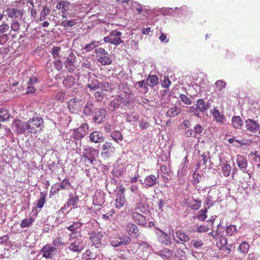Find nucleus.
Returning <instances> with one entry per match:
<instances>
[{
    "label": "nucleus",
    "instance_id": "nucleus-1",
    "mask_svg": "<svg viewBox=\"0 0 260 260\" xmlns=\"http://www.w3.org/2000/svg\"><path fill=\"white\" fill-rule=\"evenodd\" d=\"M44 121L40 117H33L29 119L26 123V128L30 133L37 134L42 131Z\"/></svg>",
    "mask_w": 260,
    "mask_h": 260
},
{
    "label": "nucleus",
    "instance_id": "nucleus-2",
    "mask_svg": "<svg viewBox=\"0 0 260 260\" xmlns=\"http://www.w3.org/2000/svg\"><path fill=\"white\" fill-rule=\"evenodd\" d=\"M69 236V240L70 242L69 249L74 252H81L84 248L81 236H76V234L74 233H70Z\"/></svg>",
    "mask_w": 260,
    "mask_h": 260
},
{
    "label": "nucleus",
    "instance_id": "nucleus-3",
    "mask_svg": "<svg viewBox=\"0 0 260 260\" xmlns=\"http://www.w3.org/2000/svg\"><path fill=\"white\" fill-rule=\"evenodd\" d=\"M94 52L96 54L98 61L102 65H109L111 63L112 60L109 56V54L104 48H99L96 49Z\"/></svg>",
    "mask_w": 260,
    "mask_h": 260
},
{
    "label": "nucleus",
    "instance_id": "nucleus-4",
    "mask_svg": "<svg viewBox=\"0 0 260 260\" xmlns=\"http://www.w3.org/2000/svg\"><path fill=\"white\" fill-rule=\"evenodd\" d=\"M144 204L142 203H138L135 211L139 210L141 207H143ZM132 218L137 224L143 226H146L147 221L145 216L138 213L137 211H133L132 213Z\"/></svg>",
    "mask_w": 260,
    "mask_h": 260
},
{
    "label": "nucleus",
    "instance_id": "nucleus-5",
    "mask_svg": "<svg viewBox=\"0 0 260 260\" xmlns=\"http://www.w3.org/2000/svg\"><path fill=\"white\" fill-rule=\"evenodd\" d=\"M132 241V238L127 236L120 237L119 235L111 237V244L115 247H119L122 245L129 244Z\"/></svg>",
    "mask_w": 260,
    "mask_h": 260
},
{
    "label": "nucleus",
    "instance_id": "nucleus-6",
    "mask_svg": "<svg viewBox=\"0 0 260 260\" xmlns=\"http://www.w3.org/2000/svg\"><path fill=\"white\" fill-rule=\"evenodd\" d=\"M121 32L116 30H112L109 35L104 38V41L114 45H119L122 42L121 39Z\"/></svg>",
    "mask_w": 260,
    "mask_h": 260
},
{
    "label": "nucleus",
    "instance_id": "nucleus-7",
    "mask_svg": "<svg viewBox=\"0 0 260 260\" xmlns=\"http://www.w3.org/2000/svg\"><path fill=\"white\" fill-rule=\"evenodd\" d=\"M124 230L131 238H138L141 236V232L138 227L135 223L128 222L124 226Z\"/></svg>",
    "mask_w": 260,
    "mask_h": 260
},
{
    "label": "nucleus",
    "instance_id": "nucleus-8",
    "mask_svg": "<svg viewBox=\"0 0 260 260\" xmlns=\"http://www.w3.org/2000/svg\"><path fill=\"white\" fill-rule=\"evenodd\" d=\"M115 149L112 143L110 142H106L102 145L101 155L104 158H108L110 156L111 153L115 152Z\"/></svg>",
    "mask_w": 260,
    "mask_h": 260
},
{
    "label": "nucleus",
    "instance_id": "nucleus-9",
    "mask_svg": "<svg viewBox=\"0 0 260 260\" xmlns=\"http://www.w3.org/2000/svg\"><path fill=\"white\" fill-rule=\"evenodd\" d=\"M104 234L102 232L94 231L90 236V239L92 244L98 247L102 243Z\"/></svg>",
    "mask_w": 260,
    "mask_h": 260
},
{
    "label": "nucleus",
    "instance_id": "nucleus-10",
    "mask_svg": "<svg viewBox=\"0 0 260 260\" xmlns=\"http://www.w3.org/2000/svg\"><path fill=\"white\" fill-rule=\"evenodd\" d=\"M155 229L159 231L156 232V234L158 237L159 241L165 245H168L171 244V241L170 237L167 234L165 233L163 231L161 230L158 228H155Z\"/></svg>",
    "mask_w": 260,
    "mask_h": 260
},
{
    "label": "nucleus",
    "instance_id": "nucleus-11",
    "mask_svg": "<svg viewBox=\"0 0 260 260\" xmlns=\"http://www.w3.org/2000/svg\"><path fill=\"white\" fill-rule=\"evenodd\" d=\"M12 129H14L15 131L19 134H24L25 132L26 123L22 122L20 120L15 119L12 123Z\"/></svg>",
    "mask_w": 260,
    "mask_h": 260
},
{
    "label": "nucleus",
    "instance_id": "nucleus-12",
    "mask_svg": "<svg viewBox=\"0 0 260 260\" xmlns=\"http://www.w3.org/2000/svg\"><path fill=\"white\" fill-rule=\"evenodd\" d=\"M56 250V248L53 246H50L49 244L45 245L41 250V252L43 253V257L46 258H51L53 253Z\"/></svg>",
    "mask_w": 260,
    "mask_h": 260
},
{
    "label": "nucleus",
    "instance_id": "nucleus-13",
    "mask_svg": "<svg viewBox=\"0 0 260 260\" xmlns=\"http://www.w3.org/2000/svg\"><path fill=\"white\" fill-rule=\"evenodd\" d=\"M82 106V102L81 100L76 98H74L69 101L68 107L72 113H74L76 111L80 108Z\"/></svg>",
    "mask_w": 260,
    "mask_h": 260
},
{
    "label": "nucleus",
    "instance_id": "nucleus-14",
    "mask_svg": "<svg viewBox=\"0 0 260 260\" xmlns=\"http://www.w3.org/2000/svg\"><path fill=\"white\" fill-rule=\"evenodd\" d=\"M107 115V111L104 108L98 109L95 112V115L93 119L95 122L99 124L104 121Z\"/></svg>",
    "mask_w": 260,
    "mask_h": 260
},
{
    "label": "nucleus",
    "instance_id": "nucleus-15",
    "mask_svg": "<svg viewBox=\"0 0 260 260\" xmlns=\"http://www.w3.org/2000/svg\"><path fill=\"white\" fill-rule=\"evenodd\" d=\"M245 123V127L248 131L255 133L259 129V124L254 120L248 119Z\"/></svg>",
    "mask_w": 260,
    "mask_h": 260
},
{
    "label": "nucleus",
    "instance_id": "nucleus-16",
    "mask_svg": "<svg viewBox=\"0 0 260 260\" xmlns=\"http://www.w3.org/2000/svg\"><path fill=\"white\" fill-rule=\"evenodd\" d=\"M90 140L95 143H101L104 141L105 138L103 134L99 131L92 132L89 136Z\"/></svg>",
    "mask_w": 260,
    "mask_h": 260
},
{
    "label": "nucleus",
    "instance_id": "nucleus-17",
    "mask_svg": "<svg viewBox=\"0 0 260 260\" xmlns=\"http://www.w3.org/2000/svg\"><path fill=\"white\" fill-rule=\"evenodd\" d=\"M95 151V149L92 147H86L84 151L83 157L89 160L91 163H93L95 160L94 153Z\"/></svg>",
    "mask_w": 260,
    "mask_h": 260
},
{
    "label": "nucleus",
    "instance_id": "nucleus-18",
    "mask_svg": "<svg viewBox=\"0 0 260 260\" xmlns=\"http://www.w3.org/2000/svg\"><path fill=\"white\" fill-rule=\"evenodd\" d=\"M185 203L191 209L197 210L201 207L202 202L193 199H186Z\"/></svg>",
    "mask_w": 260,
    "mask_h": 260
},
{
    "label": "nucleus",
    "instance_id": "nucleus-19",
    "mask_svg": "<svg viewBox=\"0 0 260 260\" xmlns=\"http://www.w3.org/2000/svg\"><path fill=\"white\" fill-rule=\"evenodd\" d=\"M217 241L216 242L217 246L220 249H225L228 250V253L230 252V249L228 248L226 245L228 243L227 239L223 236H217Z\"/></svg>",
    "mask_w": 260,
    "mask_h": 260
},
{
    "label": "nucleus",
    "instance_id": "nucleus-20",
    "mask_svg": "<svg viewBox=\"0 0 260 260\" xmlns=\"http://www.w3.org/2000/svg\"><path fill=\"white\" fill-rule=\"evenodd\" d=\"M82 223L80 222L76 221L73 222V224L67 227V229L71 231V233H74L76 234V236H81V232L78 231V230L80 229Z\"/></svg>",
    "mask_w": 260,
    "mask_h": 260
},
{
    "label": "nucleus",
    "instance_id": "nucleus-21",
    "mask_svg": "<svg viewBox=\"0 0 260 260\" xmlns=\"http://www.w3.org/2000/svg\"><path fill=\"white\" fill-rule=\"evenodd\" d=\"M122 104H125L124 100L122 97L119 95L115 98L111 102V110L114 111Z\"/></svg>",
    "mask_w": 260,
    "mask_h": 260
},
{
    "label": "nucleus",
    "instance_id": "nucleus-22",
    "mask_svg": "<svg viewBox=\"0 0 260 260\" xmlns=\"http://www.w3.org/2000/svg\"><path fill=\"white\" fill-rule=\"evenodd\" d=\"M158 254L163 258L167 259L172 258L175 255L173 251L167 248H164L159 250L158 251Z\"/></svg>",
    "mask_w": 260,
    "mask_h": 260
},
{
    "label": "nucleus",
    "instance_id": "nucleus-23",
    "mask_svg": "<svg viewBox=\"0 0 260 260\" xmlns=\"http://www.w3.org/2000/svg\"><path fill=\"white\" fill-rule=\"evenodd\" d=\"M237 164L240 169H245L247 167L248 162L246 158L241 155H238L236 159Z\"/></svg>",
    "mask_w": 260,
    "mask_h": 260
},
{
    "label": "nucleus",
    "instance_id": "nucleus-24",
    "mask_svg": "<svg viewBox=\"0 0 260 260\" xmlns=\"http://www.w3.org/2000/svg\"><path fill=\"white\" fill-rule=\"evenodd\" d=\"M87 87L93 90H96L100 87V82L96 79L95 76L93 77H89Z\"/></svg>",
    "mask_w": 260,
    "mask_h": 260
},
{
    "label": "nucleus",
    "instance_id": "nucleus-25",
    "mask_svg": "<svg viewBox=\"0 0 260 260\" xmlns=\"http://www.w3.org/2000/svg\"><path fill=\"white\" fill-rule=\"evenodd\" d=\"M70 3L67 1H60L56 5V8L58 10H61L62 14H66L68 11Z\"/></svg>",
    "mask_w": 260,
    "mask_h": 260
},
{
    "label": "nucleus",
    "instance_id": "nucleus-26",
    "mask_svg": "<svg viewBox=\"0 0 260 260\" xmlns=\"http://www.w3.org/2000/svg\"><path fill=\"white\" fill-rule=\"evenodd\" d=\"M126 203V200L125 196L116 194L115 199V207L117 209H120Z\"/></svg>",
    "mask_w": 260,
    "mask_h": 260
},
{
    "label": "nucleus",
    "instance_id": "nucleus-27",
    "mask_svg": "<svg viewBox=\"0 0 260 260\" xmlns=\"http://www.w3.org/2000/svg\"><path fill=\"white\" fill-rule=\"evenodd\" d=\"M86 128L87 129V125L82 124L80 127L76 129L75 131L76 136L78 138L83 137L86 133Z\"/></svg>",
    "mask_w": 260,
    "mask_h": 260
},
{
    "label": "nucleus",
    "instance_id": "nucleus-28",
    "mask_svg": "<svg viewBox=\"0 0 260 260\" xmlns=\"http://www.w3.org/2000/svg\"><path fill=\"white\" fill-rule=\"evenodd\" d=\"M156 180L157 178L155 175H150L145 178L144 182L148 187H152L156 183Z\"/></svg>",
    "mask_w": 260,
    "mask_h": 260
},
{
    "label": "nucleus",
    "instance_id": "nucleus-29",
    "mask_svg": "<svg viewBox=\"0 0 260 260\" xmlns=\"http://www.w3.org/2000/svg\"><path fill=\"white\" fill-rule=\"evenodd\" d=\"M7 12L9 17L12 18L21 17L22 15V12L21 10L15 8L8 9L7 10Z\"/></svg>",
    "mask_w": 260,
    "mask_h": 260
},
{
    "label": "nucleus",
    "instance_id": "nucleus-30",
    "mask_svg": "<svg viewBox=\"0 0 260 260\" xmlns=\"http://www.w3.org/2000/svg\"><path fill=\"white\" fill-rule=\"evenodd\" d=\"M176 237L181 242H186L189 240V236L182 231H177L175 232Z\"/></svg>",
    "mask_w": 260,
    "mask_h": 260
},
{
    "label": "nucleus",
    "instance_id": "nucleus-31",
    "mask_svg": "<svg viewBox=\"0 0 260 260\" xmlns=\"http://www.w3.org/2000/svg\"><path fill=\"white\" fill-rule=\"evenodd\" d=\"M232 125L235 128H240L243 125V120L240 116H235L232 119Z\"/></svg>",
    "mask_w": 260,
    "mask_h": 260
},
{
    "label": "nucleus",
    "instance_id": "nucleus-32",
    "mask_svg": "<svg viewBox=\"0 0 260 260\" xmlns=\"http://www.w3.org/2000/svg\"><path fill=\"white\" fill-rule=\"evenodd\" d=\"M147 84L152 87L158 83V77L156 75H149L146 80Z\"/></svg>",
    "mask_w": 260,
    "mask_h": 260
},
{
    "label": "nucleus",
    "instance_id": "nucleus-33",
    "mask_svg": "<svg viewBox=\"0 0 260 260\" xmlns=\"http://www.w3.org/2000/svg\"><path fill=\"white\" fill-rule=\"evenodd\" d=\"M75 83V78L73 76H68L63 81V85L67 88H71Z\"/></svg>",
    "mask_w": 260,
    "mask_h": 260
},
{
    "label": "nucleus",
    "instance_id": "nucleus-34",
    "mask_svg": "<svg viewBox=\"0 0 260 260\" xmlns=\"http://www.w3.org/2000/svg\"><path fill=\"white\" fill-rule=\"evenodd\" d=\"M221 168L222 173L225 177H228L230 175L231 171V167L229 164H228V161L226 163H223L220 165Z\"/></svg>",
    "mask_w": 260,
    "mask_h": 260
},
{
    "label": "nucleus",
    "instance_id": "nucleus-35",
    "mask_svg": "<svg viewBox=\"0 0 260 260\" xmlns=\"http://www.w3.org/2000/svg\"><path fill=\"white\" fill-rule=\"evenodd\" d=\"M47 193L43 192L40 193V198L37 201L36 206L38 208H42L46 201Z\"/></svg>",
    "mask_w": 260,
    "mask_h": 260
},
{
    "label": "nucleus",
    "instance_id": "nucleus-36",
    "mask_svg": "<svg viewBox=\"0 0 260 260\" xmlns=\"http://www.w3.org/2000/svg\"><path fill=\"white\" fill-rule=\"evenodd\" d=\"M72 187L69 180L67 179H64L58 184L56 190L59 191L61 189H68L69 187Z\"/></svg>",
    "mask_w": 260,
    "mask_h": 260
},
{
    "label": "nucleus",
    "instance_id": "nucleus-37",
    "mask_svg": "<svg viewBox=\"0 0 260 260\" xmlns=\"http://www.w3.org/2000/svg\"><path fill=\"white\" fill-rule=\"evenodd\" d=\"M196 107L201 112H205L207 110L205 102L203 99H199L196 104Z\"/></svg>",
    "mask_w": 260,
    "mask_h": 260
},
{
    "label": "nucleus",
    "instance_id": "nucleus-38",
    "mask_svg": "<svg viewBox=\"0 0 260 260\" xmlns=\"http://www.w3.org/2000/svg\"><path fill=\"white\" fill-rule=\"evenodd\" d=\"M34 221V218L32 217H29L28 218L23 219L22 222L20 223V226L22 228L29 227Z\"/></svg>",
    "mask_w": 260,
    "mask_h": 260
},
{
    "label": "nucleus",
    "instance_id": "nucleus-39",
    "mask_svg": "<svg viewBox=\"0 0 260 260\" xmlns=\"http://www.w3.org/2000/svg\"><path fill=\"white\" fill-rule=\"evenodd\" d=\"M10 117L8 111L5 109H0V121L4 122L9 120Z\"/></svg>",
    "mask_w": 260,
    "mask_h": 260
},
{
    "label": "nucleus",
    "instance_id": "nucleus-40",
    "mask_svg": "<svg viewBox=\"0 0 260 260\" xmlns=\"http://www.w3.org/2000/svg\"><path fill=\"white\" fill-rule=\"evenodd\" d=\"M112 138L117 143L123 140V136L121 133L118 131H115L111 133L110 135Z\"/></svg>",
    "mask_w": 260,
    "mask_h": 260
},
{
    "label": "nucleus",
    "instance_id": "nucleus-41",
    "mask_svg": "<svg viewBox=\"0 0 260 260\" xmlns=\"http://www.w3.org/2000/svg\"><path fill=\"white\" fill-rule=\"evenodd\" d=\"M249 248V244L247 242L244 241L240 244L238 247V250L243 253H247L248 251Z\"/></svg>",
    "mask_w": 260,
    "mask_h": 260
},
{
    "label": "nucleus",
    "instance_id": "nucleus-42",
    "mask_svg": "<svg viewBox=\"0 0 260 260\" xmlns=\"http://www.w3.org/2000/svg\"><path fill=\"white\" fill-rule=\"evenodd\" d=\"M180 112V109L178 107L172 108L167 112V115L170 117H174L179 114Z\"/></svg>",
    "mask_w": 260,
    "mask_h": 260
},
{
    "label": "nucleus",
    "instance_id": "nucleus-43",
    "mask_svg": "<svg viewBox=\"0 0 260 260\" xmlns=\"http://www.w3.org/2000/svg\"><path fill=\"white\" fill-rule=\"evenodd\" d=\"M93 104L91 102H87L83 108V113L86 115H89L92 112V107Z\"/></svg>",
    "mask_w": 260,
    "mask_h": 260
},
{
    "label": "nucleus",
    "instance_id": "nucleus-44",
    "mask_svg": "<svg viewBox=\"0 0 260 260\" xmlns=\"http://www.w3.org/2000/svg\"><path fill=\"white\" fill-rule=\"evenodd\" d=\"M212 114L213 117L217 122H221L223 121L224 117L222 115L220 114L218 110L214 109L212 112Z\"/></svg>",
    "mask_w": 260,
    "mask_h": 260
},
{
    "label": "nucleus",
    "instance_id": "nucleus-45",
    "mask_svg": "<svg viewBox=\"0 0 260 260\" xmlns=\"http://www.w3.org/2000/svg\"><path fill=\"white\" fill-rule=\"evenodd\" d=\"M190 244L194 248L196 249L200 248L204 245L203 241L200 239L192 240H191Z\"/></svg>",
    "mask_w": 260,
    "mask_h": 260
},
{
    "label": "nucleus",
    "instance_id": "nucleus-46",
    "mask_svg": "<svg viewBox=\"0 0 260 260\" xmlns=\"http://www.w3.org/2000/svg\"><path fill=\"white\" fill-rule=\"evenodd\" d=\"M226 233L228 236H231L237 233L236 226L235 225H230L226 228Z\"/></svg>",
    "mask_w": 260,
    "mask_h": 260
},
{
    "label": "nucleus",
    "instance_id": "nucleus-47",
    "mask_svg": "<svg viewBox=\"0 0 260 260\" xmlns=\"http://www.w3.org/2000/svg\"><path fill=\"white\" fill-rule=\"evenodd\" d=\"M207 209L206 208L200 210L199 212V214L197 217L198 219L202 221L205 220L207 217Z\"/></svg>",
    "mask_w": 260,
    "mask_h": 260
},
{
    "label": "nucleus",
    "instance_id": "nucleus-48",
    "mask_svg": "<svg viewBox=\"0 0 260 260\" xmlns=\"http://www.w3.org/2000/svg\"><path fill=\"white\" fill-rule=\"evenodd\" d=\"M77 22L74 20H63L61 22V25L64 27H69L74 26L76 24Z\"/></svg>",
    "mask_w": 260,
    "mask_h": 260
},
{
    "label": "nucleus",
    "instance_id": "nucleus-49",
    "mask_svg": "<svg viewBox=\"0 0 260 260\" xmlns=\"http://www.w3.org/2000/svg\"><path fill=\"white\" fill-rule=\"evenodd\" d=\"M53 247H60L63 245L65 243L62 241V238L61 237H58L53 241Z\"/></svg>",
    "mask_w": 260,
    "mask_h": 260
},
{
    "label": "nucleus",
    "instance_id": "nucleus-50",
    "mask_svg": "<svg viewBox=\"0 0 260 260\" xmlns=\"http://www.w3.org/2000/svg\"><path fill=\"white\" fill-rule=\"evenodd\" d=\"M64 64L66 67L68 69L70 72H72L74 71L75 66L73 64V62L72 60L68 59L66 61Z\"/></svg>",
    "mask_w": 260,
    "mask_h": 260
},
{
    "label": "nucleus",
    "instance_id": "nucleus-51",
    "mask_svg": "<svg viewBox=\"0 0 260 260\" xmlns=\"http://www.w3.org/2000/svg\"><path fill=\"white\" fill-rule=\"evenodd\" d=\"M9 28L10 27L9 24L5 22H3V23L0 25V35H5V33L8 31Z\"/></svg>",
    "mask_w": 260,
    "mask_h": 260
},
{
    "label": "nucleus",
    "instance_id": "nucleus-52",
    "mask_svg": "<svg viewBox=\"0 0 260 260\" xmlns=\"http://www.w3.org/2000/svg\"><path fill=\"white\" fill-rule=\"evenodd\" d=\"M215 85L218 90H221L225 88L226 82L222 80H219L215 82Z\"/></svg>",
    "mask_w": 260,
    "mask_h": 260
},
{
    "label": "nucleus",
    "instance_id": "nucleus-53",
    "mask_svg": "<svg viewBox=\"0 0 260 260\" xmlns=\"http://www.w3.org/2000/svg\"><path fill=\"white\" fill-rule=\"evenodd\" d=\"M49 10L48 9L43 8L40 13L39 20L42 21L44 20L46 16L49 13Z\"/></svg>",
    "mask_w": 260,
    "mask_h": 260
},
{
    "label": "nucleus",
    "instance_id": "nucleus-54",
    "mask_svg": "<svg viewBox=\"0 0 260 260\" xmlns=\"http://www.w3.org/2000/svg\"><path fill=\"white\" fill-rule=\"evenodd\" d=\"M179 98L181 101L186 105H190L192 103L191 100L185 94H181L179 95Z\"/></svg>",
    "mask_w": 260,
    "mask_h": 260
},
{
    "label": "nucleus",
    "instance_id": "nucleus-55",
    "mask_svg": "<svg viewBox=\"0 0 260 260\" xmlns=\"http://www.w3.org/2000/svg\"><path fill=\"white\" fill-rule=\"evenodd\" d=\"M77 200H78L77 197H71L67 203L68 206L69 207V206H72L74 207V206H77Z\"/></svg>",
    "mask_w": 260,
    "mask_h": 260
},
{
    "label": "nucleus",
    "instance_id": "nucleus-56",
    "mask_svg": "<svg viewBox=\"0 0 260 260\" xmlns=\"http://www.w3.org/2000/svg\"><path fill=\"white\" fill-rule=\"evenodd\" d=\"M60 51V48L58 46L53 47L51 53L54 57L56 58L59 56V53Z\"/></svg>",
    "mask_w": 260,
    "mask_h": 260
},
{
    "label": "nucleus",
    "instance_id": "nucleus-57",
    "mask_svg": "<svg viewBox=\"0 0 260 260\" xmlns=\"http://www.w3.org/2000/svg\"><path fill=\"white\" fill-rule=\"evenodd\" d=\"M194 133L196 135V136L197 134H201L203 133V127L200 124H197L194 127Z\"/></svg>",
    "mask_w": 260,
    "mask_h": 260
},
{
    "label": "nucleus",
    "instance_id": "nucleus-58",
    "mask_svg": "<svg viewBox=\"0 0 260 260\" xmlns=\"http://www.w3.org/2000/svg\"><path fill=\"white\" fill-rule=\"evenodd\" d=\"M100 87L103 90L109 91L111 90V87L108 82L100 83Z\"/></svg>",
    "mask_w": 260,
    "mask_h": 260
},
{
    "label": "nucleus",
    "instance_id": "nucleus-59",
    "mask_svg": "<svg viewBox=\"0 0 260 260\" xmlns=\"http://www.w3.org/2000/svg\"><path fill=\"white\" fill-rule=\"evenodd\" d=\"M94 96L96 100L98 102H101L104 98V94L103 91H96L94 93Z\"/></svg>",
    "mask_w": 260,
    "mask_h": 260
},
{
    "label": "nucleus",
    "instance_id": "nucleus-60",
    "mask_svg": "<svg viewBox=\"0 0 260 260\" xmlns=\"http://www.w3.org/2000/svg\"><path fill=\"white\" fill-rule=\"evenodd\" d=\"M11 29L14 31H16L19 29L20 24L17 21H13L11 23Z\"/></svg>",
    "mask_w": 260,
    "mask_h": 260
},
{
    "label": "nucleus",
    "instance_id": "nucleus-61",
    "mask_svg": "<svg viewBox=\"0 0 260 260\" xmlns=\"http://www.w3.org/2000/svg\"><path fill=\"white\" fill-rule=\"evenodd\" d=\"M28 86L27 87L26 93V94H29V93H33L36 91V88L34 87V85L27 83Z\"/></svg>",
    "mask_w": 260,
    "mask_h": 260
},
{
    "label": "nucleus",
    "instance_id": "nucleus-62",
    "mask_svg": "<svg viewBox=\"0 0 260 260\" xmlns=\"http://www.w3.org/2000/svg\"><path fill=\"white\" fill-rule=\"evenodd\" d=\"M171 83V82L169 80V78L165 77V79L161 82V85L162 87H164L166 88H168L169 87V86L170 85Z\"/></svg>",
    "mask_w": 260,
    "mask_h": 260
},
{
    "label": "nucleus",
    "instance_id": "nucleus-63",
    "mask_svg": "<svg viewBox=\"0 0 260 260\" xmlns=\"http://www.w3.org/2000/svg\"><path fill=\"white\" fill-rule=\"evenodd\" d=\"M249 156L251 157H252V159L253 161H254L255 162H257V159H259V157H260V156L257 154V151H254L251 152L249 154Z\"/></svg>",
    "mask_w": 260,
    "mask_h": 260
},
{
    "label": "nucleus",
    "instance_id": "nucleus-64",
    "mask_svg": "<svg viewBox=\"0 0 260 260\" xmlns=\"http://www.w3.org/2000/svg\"><path fill=\"white\" fill-rule=\"evenodd\" d=\"M64 95V92L62 91H59L56 94L55 96V99L57 101H62L63 100Z\"/></svg>",
    "mask_w": 260,
    "mask_h": 260
}]
</instances>
